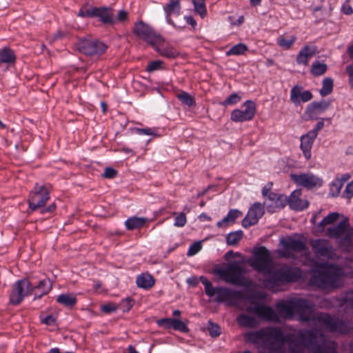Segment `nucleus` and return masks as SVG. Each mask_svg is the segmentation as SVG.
Returning a JSON list of instances; mask_svg holds the SVG:
<instances>
[{
	"label": "nucleus",
	"instance_id": "f257e3e1",
	"mask_svg": "<svg viewBox=\"0 0 353 353\" xmlns=\"http://www.w3.org/2000/svg\"><path fill=\"white\" fill-rule=\"evenodd\" d=\"M245 338L253 344L262 343L270 352L277 353H305V349L312 353H338L335 342L326 341L325 335L312 330L288 333L277 327H266L247 333Z\"/></svg>",
	"mask_w": 353,
	"mask_h": 353
},
{
	"label": "nucleus",
	"instance_id": "f03ea898",
	"mask_svg": "<svg viewBox=\"0 0 353 353\" xmlns=\"http://www.w3.org/2000/svg\"><path fill=\"white\" fill-rule=\"evenodd\" d=\"M294 313L299 315V320L310 325L320 327L333 333L349 334L353 332V326L349 321L333 317L326 313L312 314L313 305L304 299H294Z\"/></svg>",
	"mask_w": 353,
	"mask_h": 353
},
{
	"label": "nucleus",
	"instance_id": "7ed1b4c3",
	"mask_svg": "<svg viewBox=\"0 0 353 353\" xmlns=\"http://www.w3.org/2000/svg\"><path fill=\"white\" fill-rule=\"evenodd\" d=\"M265 284L266 287L273 291H276L278 288L292 282L298 281L301 278V271L299 268L286 264L264 274Z\"/></svg>",
	"mask_w": 353,
	"mask_h": 353
},
{
	"label": "nucleus",
	"instance_id": "20e7f679",
	"mask_svg": "<svg viewBox=\"0 0 353 353\" xmlns=\"http://www.w3.org/2000/svg\"><path fill=\"white\" fill-rule=\"evenodd\" d=\"M341 270L335 268L315 271L310 279V283L321 290H333L341 285Z\"/></svg>",
	"mask_w": 353,
	"mask_h": 353
},
{
	"label": "nucleus",
	"instance_id": "39448f33",
	"mask_svg": "<svg viewBox=\"0 0 353 353\" xmlns=\"http://www.w3.org/2000/svg\"><path fill=\"white\" fill-rule=\"evenodd\" d=\"M51 190L52 187L50 185H39L37 183L29 195V208L32 211L42 208L41 211L42 214L54 212L56 210V204L54 203H51L47 208H43L50 199Z\"/></svg>",
	"mask_w": 353,
	"mask_h": 353
},
{
	"label": "nucleus",
	"instance_id": "423d86ee",
	"mask_svg": "<svg viewBox=\"0 0 353 353\" xmlns=\"http://www.w3.org/2000/svg\"><path fill=\"white\" fill-rule=\"evenodd\" d=\"M254 257L249 259L247 263L256 271L263 272H270L272 268V259L270 251L265 247L256 248L253 250Z\"/></svg>",
	"mask_w": 353,
	"mask_h": 353
},
{
	"label": "nucleus",
	"instance_id": "0eeeda50",
	"mask_svg": "<svg viewBox=\"0 0 353 353\" xmlns=\"http://www.w3.org/2000/svg\"><path fill=\"white\" fill-rule=\"evenodd\" d=\"M76 46L80 52L90 57H100L106 52L108 48L104 42L90 37L79 39Z\"/></svg>",
	"mask_w": 353,
	"mask_h": 353
},
{
	"label": "nucleus",
	"instance_id": "6e6552de",
	"mask_svg": "<svg viewBox=\"0 0 353 353\" xmlns=\"http://www.w3.org/2000/svg\"><path fill=\"white\" fill-rule=\"evenodd\" d=\"M216 273L226 283L235 285H241L243 281V275L246 273L245 267L241 265L237 261L230 263L227 268H221Z\"/></svg>",
	"mask_w": 353,
	"mask_h": 353
},
{
	"label": "nucleus",
	"instance_id": "1a4fd4ad",
	"mask_svg": "<svg viewBox=\"0 0 353 353\" xmlns=\"http://www.w3.org/2000/svg\"><path fill=\"white\" fill-rule=\"evenodd\" d=\"M280 243L283 249L279 250L278 253L279 256L283 258L294 259V253L307 250L305 241L301 239L290 236L286 239H281Z\"/></svg>",
	"mask_w": 353,
	"mask_h": 353
},
{
	"label": "nucleus",
	"instance_id": "9d476101",
	"mask_svg": "<svg viewBox=\"0 0 353 353\" xmlns=\"http://www.w3.org/2000/svg\"><path fill=\"white\" fill-rule=\"evenodd\" d=\"M327 235L332 239H339L342 237L340 244L341 245H350L352 243L353 229L350 227L348 219L345 218L337 225L329 228L327 230Z\"/></svg>",
	"mask_w": 353,
	"mask_h": 353
},
{
	"label": "nucleus",
	"instance_id": "9b49d317",
	"mask_svg": "<svg viewBox=\"0 0 353 353\" xmlns=\"http://www.w3.org/2000/svg\"><path fill=\"white\" fill-rule=\"evenodd\" d=\"M133 33L150 46L156 45L161 41V35L157 33L152 26L143 21L134 23Z\"/></svg>",
	"mask_w": 353,
	"mask_h": 353
},
{
	"label": "nucleus",
	"instance_id": "f8f14e48",
	"mask_svg": "<svg viewBox=\"0 0 353 353\" xmlns=\"http://www.w3.org/2000/svg\"><path fill=\"white\" fill-rule=\"evenodd\" d=\"M30 279L23 278L17 281L12 286L9 294V302L11 305H19L23 299L30 295Z\"/></svg>",
	"mask_w": 353,
	"mask_h": 353
},
{
	"label": "nucleus",
	"instance_id": "ddd939ff",
	"mask_svg": "<svg viewBox=\"0 0 353 353\" xmlns=\"http://www.w3.org/2000/svg\"><path fill=\"white\" fill-rule=\"evenodd\" d=\"M244 110L235 109L231 112L230 119L234 122H245L252 120L256 112L254 101L248 100L243 104Z\"/></svg>",
	"mask_w": 353,
	"mask_h": 353
},
{
	"label": "nucleus",
	"instance_id": "4468645a",
	"mask_svg": "<svg viewBox=\"0 0 353 353\" xmlns=\"http://www.w3.org/2000/svg\"><path fill=\"white\" fill-rule=\"evenodd\" d=\"M247 311L250 313L256 314L260 319L267 321L278 322L279 316L276 312L270 306L264 305H255L250 304L247 307Z\"/></svg>",
	"mask_w": 353,
	"mask_h": 353
},
{
	"label": "nucleus",
	"instance_id": "2eb2a0df",
	"mask_svg": "<svg viewBox=\"0 0 353 353\" xmlns=\"http://www.w3.org/2000/svg\"><path fill=\"white\" fill-rule=\"evenodd\" d=\"M288 204V197L282 194L270 192L265 199L263 205L270 213H274L283 208Z\"/></svg>",
	"mask_w": 353,
	"mask_h": 353
},
{
	"label": "nucleus",
	"instance_id": "dca6fc26",
	"mask_svg": "<svg viewBox=\"0 0 353 353\" xmlns=\"http://www.w3.org/2000/svg\"><path fill=\"white\" fill-rule=\"evenodd\" d=\"M290 179L298 185L307 189H312L316 186H321L322 181L312 174L303 173L300 174H292Z\"/></svg>",
	"mask_w": 353,
	"mask_h": 353
},
{
	"label": "nucleus",
	"instance_id": "f3484780",
	"mask_svg": "<svg viewBox=\"0 0 353 353\" xmlns=\"http://www.w3.org/2000/svg\"><path fill=\"white\" fill-rule=\"evenodd\" d=\"M52 288V282L49 278H45L37 283L30 280V292L34 295V300L40 299L47 295Z\"/></svg>",
	"mask_w": 353,
	"mask_h": 353
},
{
	"label": "nucleus",
	"instance_id": "a211bd4d",
	"mask_svg": "<svg viewBox=\"0 0 353 353\" xmlns=\"http://www.w3.org/2000/svg\"><path fill=\"white\" fill-rule=\"evenodd\" d=\"M264 214V205L260 203H254L249 209L247 215L242 221V225L244 228H249L259 221Z\"/></svg>",
	"mask_w": 353,
	"mask_h": 353
},
{
	"label": "nucleus",
	"instance_id": "6ab92c4d",
	"mask_svg": "<svg viewBox=\"0 0 353 353\" xmlns=\"http://www.w3.org/2000/svg\"><path fill=\"white\" fill-rule=\"evenodd\" d=\"M181 0H170L168 3L163 6V10L168 23L179 30L183 29L184 26L176 24L172 19V16L180 14L181 10Z\"/></svg>",
	"mask_w": 353,
	"mask_h": 353
},
{
	"label": "nucleus",
	"instance_id": "aec40b11",
	"mask_svg": "<svg viewBox=\"0 0 353 353\" xmlns=\"http://www.w3.org/2000/svg\"><path fill=\"white\" fill-rule=\"evenodd\" d=\"M242 296V292L240 291L225 287H218L214 301L217 303L227 302L229 305H232L231 301L241 299Z\"/></svg>",
	"mask_w": 353,
	"mask_h": 353
},
{
	"label": "nucleus",
	"instance_id": "412c9836",
	"mask_svg": "<svg viewBox=\"0 0 353 353\" xmlns=\"http://www.w3.org/2000/svg\"><path fill=\"white\" fill-rule=\"evenodd\" d=\"M311 246L316 256L331 258L333 248L327 240L315 239L311 242Z\"/></svg>",
	"mask_w": 353,
	"mask_h": 353
},
{
	"label": "nucleus",
	"instance_id": "4be33fe9",
	"mask_svg": "<svg viewBox=\"0 0 353 353\" xmlns=\"http://www.w3.org/2000/svg\"><path fill=\"white\" fill-rule=\"evenodd\" d=\"M317 52L316 47L304 46L299 52L296 61L298 65H303L307 66L309 63L310 59L316 54Z\"/></svg>",
	"mask_w": 353,
	"mask_h": 353
},
{
	"label": "nucleus",
	"instance_id": "5701e85b",
	"mask_svg": "<svg viewBox=\"0 0 353 353\" xmlns=\"http://www.w3.org/2000/svg\"><path fill=\"white\" fill-rule=\"evenodd\" d=\"M316 138L315 132H308L301 137L300 148L306 159H310L311 157V148Z\"/></svg>",
	"mask_w": 353,
	"mask_h": 353
},
{
	"label": "nucleus",
	"instance_id": "b1692460",
	"mask_svg": "<svg viewBox=\"0 0 353 353\" xmlns=\"http://www.w3.org/2000/svg\"><path fill=\"white\" fill-rule=\"evenodd\" d=\"M301 194V190H294L291 193L290 197L288 198V204H289L292 209L301 211L308 207V201L307 200L301 199L300 198Z\"/></svg>",
	"mask_w": 353,
	"mask_h": 353
},
{
	"label": "nucleus",
	"instance_id": "393cba45",
	"mask_svg": "<svg viewBox=\"0 0 353 353\" xmlns=\"http://www.w3.org/2000/svg\"><path fill=\"white\" fill-rule=\"evenodd\" d=\"M312 97L310 91L305 90L301 92V88L298 86H294L290 91V101L296 105L301 102H307Z\"/></svg>",
	"mask_w": 353,
	"mask_h": 353
},
{
	"label": "nucleus",
	"instance_id": "a878e982",
	"mask_svg": "<svg viewBox=\"0 0 353 353\" xmlns=\"http://www.w3.org/2000/svg\"><path fill=\"white\" fill-rule=\"evenodd\" d=\"M294 299L286 301H279L275 305L279 313L285 319H292L294 317Z\"/></svg>",
	"mask_w": 353,
	"mask_h": 353
},
{
	"label": "nucleus",
	"instance_id": "bb28decb",
	"mask_svg": "<svg viewBox=\"0 0 353 353\" xmlns=\"http://www.w3.org/2000/svg\"><path fill=\"white\" fill-rule=\"evenodd\" d=\"M164 39L161 37V41L158 42L156 45L152 46L154 50L159 53L161 56L172 59L179 55L178 51L173 47L169 45H164Z\"/></svg>",
	"mask_w": 353,
	"mask_h": 353
},
{
	"label": "nucleus",
	"instance_id": "cd10ccee",
	"mask_svg": "<svg viewBox=\"0 0 353 353\" xmlns=\"http://www.w3.org/2000/svg\"><path fill=\"white\" fill-rule=\"evenodd\" d=\"M95 17H99L101 21L104 24H114L116 23V20L114 18L113 10L110 8H96Z\"/></svg>",
	"mask_w": 353,
	"mask_h": 353
},
{
	"label": "nucleus",
	"instance_id": "c85d7f7f",
	"mask_svg": "<svg viewBox=\"0 0 353 353\" xmlns=\"http://www.w3.org/2000/svg\"><path fill=\"white\" fill-rule=\"evenodd\" d=\"M330 101L325 100H321L319 102H312L308 105L306 110V113L310 117H312L315 114L324 112L330 107Z\"/></svg>",
	"mask_w": 353,
	"mask_h": 353
},
{
	"label": "nucleus",
	"instance_id": "c756f323",
	"mask_svg": "<svg viewBox=\"0 0 353 353\" xmlns=\"http://www.w3.org/2000/svg\"><path fill=\"white\" fill-rule=\"evenodd\" d=\"M242 215V212L238 210H230L227 216L216 223L218 228H225L231 223H234L236 219Z\"/></svg>",
	"mask_w": 353,
	"mask_h": 353
},
{
	"label": "nucleus",
	"instance_id": "7c9ffc66",
	"mask_svg": "<svg viewBox=\"0 0 353 353\" xmlns=\"http://www.w3.org/2000/svg\"><path fill=\"white\" fill-rule=\"evenodd\" d=\"M153 276L149 274H142L137 278V285L143 289H149L154 285Z\"/></svg>",
	"mask_w": 353,
	"mask_h": 353
},
{
	"label": "nucleus",
	"instance_id": "2f4dec72",
	"mask_svg": "<svg viewBox=\"0 0 353 353\" xmlns=\"http://www.w3.org/2000/svg\"><path fill=\"white\" fill-rule=\"evenodd\" d=\"M16 60L14 52L9 48H3L0 50V65L14 63Z\"/></svg>",
	"mask_w": 353,
	"mask_h": 353
},
{
	"label": "nucleus",
	"instance_id": "473e14b6",
	"mask_svg": "<svg viewBox=\"0 0 353 353\" xmlns=\"http://www.w3.org/2000/svg\"><path fill=\"white\" fill-rule=\"evenodd\" d=\"M341 307H344L345 313L353 316V292H347L345 294L341 303Z\"/></svg>",
	"mask_w": 353,
	"mask_h": 353
},
{
	"label": "nucleus",
	"instance_id": "72a5a7b5",
	"mask_svg": "<svg viewBox=\"0 0 353 353\" xmlns=\"http://www.w3.org/2000/svg\"><path fill=\"white\" fill-rule=\"evenodd\" d=\"M146 221L145 218L132 216L125 221V225L128 230L139 229L145 225Z\"/></svg>",
	"mask_w": 353,
	"mask_h": 353
},
{
	"label": "nucleus",
	"instance_id": "f704fd0d",
	"mask_svg": "<svg viewBox=\"0 0 353 353\" xmlns=\"http://www.w3.org/2000/svg\"><path fill=\"white\" fill-rule=\"evenodd\" d=\"M238 323L245 327H255L258 325L256 319L245 314H240L237 318Z\"/></svg>",
	"mask_w": 353,
	"mask_h": 353
},
{
	"label": "nucleus",
	"instance_id": "c9c22d12",
	"mask_svg": "<svg viewBox=\"0 0 353 353\" xmlns=\"http://www.w3.org/2000/svg\"><path fill=\"white\" fill-rule=\"evenodd\" d=\"M57 301L65 307H70L77 303V300L74 296L62 294L57 296Z\"/></svg>",
	"mask_w": 353,
	"mask_h": 353
},
{
	"label": "nucleus",
	"instance_id": "e433bc0d",
	"mask_svg": "<svg viewBox=\"0 0 353 353\" xmlns=\"http://www.w3.org/2000/svg\"><path fill=\"white\" fill-rule=\"evenodd\" d=\"M296 41V37L294 35L290 36L289 39H286L283 36H280L277 38L276 43L278 46L283 50H289L291 48Z\"/></svg>",
	"mask_w": 353,
	"mask_h": 353
},
{
	"label": "nucleus",
	"instance_id": "4c0bfd02",
	"mask_svg": "<svg viewBox=\"0 0 353 353\" xmlns=\"http://www.w3.org/2000/svg\"><path fill=\"white\" fill-rule=\"evenodd\" d=\"M327 70V65L316 61L312 63L311 67V73L314 77H319L325 73Z\"/></svg>",
	"mask_w": 353,
	"mask_h": 353
},
{
	"label": "nucleus",
	"instance_id": "58836bf2",
	"mask_svg": "<svg viewBox=\"0 0 353 353\" xmlns=\"http://www.w3.org/2000/svg\"><path fill=\"white\" fill-rule=\"evenodd\" d=\"M243 236L241 230L230 232L226 236V242L229 245H236L242 239Z\"/></svg>",
	"mask_w": 353,
	"mask_h": 353
},
{
	"label": "nucleus",
	"instance_id": "ea45409f",
	"mask_svg": "<svg viewBox=\"0 0 353 353\" xmlns=\"http://www.w3.org/2000/svg\"><path fill=\"white\" fill-rule=\"evenodd\" d=\"M247 50V46L241 43L232 46L228 51L226 52V55H241L244 54Z\"/></svg>",
	"mask_w": 353,
	"mask_h": 353
},
{
	"label": "nucleus",
	"instance_id": "a19ab883",
	"mask_svg": "<svg viewBox=\"0 0 353 353\" xmlns=\"http://www.w3.org/2000/svg\"><path fill=\"white\" fill-rule=\"evenodd\" d=\"M333 80L331 78H325L323 81V86L320 90V94L322 97L330 94L333 90Z\"/></svg>",
	"mask_w": 353,
	"mask_h": 353
},
{
	"label": "nucleus",
	"instance_id": "79ce46f5",
	"mask_svg": "<svg viewBox=\"0 0 353 353\" xmlns=\"http://www.w3.org/2000/svg\"><path fill=\"white\" fill-rule=\"evenodd\" d=\"M192 1L194 7L195 12L203 18L207 14L205 2L199 0H192Z\"/></svg>",
	"mask_w": 353,
	"mask_h": 353
},
{
	"label": "nucleus",
	"instance_id": "37998d69",
	"mask_svg": "<svg viewBox=\"0 0 353 353\" xmlns=\"http://www.w3.org/2000/svg\"><path fill=\"white\" fill-rule=\"evenodd\" d=\"M177 98L184 104L192 106L194 104V97L186 92H181L177 94Z\"/></svg>",
	"mask_w": 353,
	"mask_h": 353
},
{
	"label": "nucleus",
	"instance_id": "c03bdc74",
	"mask_svg": "<svg viewBox=\"0 0 353 353\" xmlns=\"http://www.w3.org/2000/svg\"><path fill=\"white\" fill-rule=\"evenodd\" d=\"M339 216L337 212H332L327 215L320 223L319 227L324 228L327 225H330L335 222Z\"/></svg>",
	"mask_w": 353,
	"mask_h": 353
},
{
	"label": "nucleus",
	"instance_id": "a18cd8bd",
	"mask_svg": "<svg viewBox=\"0 0 353 353\" xmlns=\"http://www.w3.org/2000/svg\"><path fill=\"white\" fill-rule=\"evenodd\" d=\"M174 321V319L165 318V319H159L157 321V323L159 327L169 330V329H172Z\"/></svg>",
	"mask_w": 353,
	"mask_h": 353
},
{
	"label": "nucleus",
	"instance_id": "49530a36",
	"mask_svg": "<svg viewBox=\"0 0 353 353\" xmlns=\"http://www.w3.org/2000/svg\"><path fill=\"white\" fill-rule=\"evenodd\" d=\"M241 99V96L237 93H232L222 103V105L225 106L234 105L239 103Z\"/></svg>",
	"mask_w": 353,
	"mask_h": 353
},
{
	"label": "nucleus",
	"instance_id": "de8ad7c7",
	"mask_svg": "<svg viewBox=\"0 0 353 353\" xmlns=\"http://www.w3.org/2000/svg\"><path fill=\"white\" fill-rule=\"evenodd\" d=\"M208 330L212 337H217L221 334L220 327L210 321L208 322Z\"/></svg>",
	"mask_w": 353,
	"mask_h": 353
},
{
	"label": "nucleus",
	"instance_id": "09e8293b",
	"mask_svg": "<svg viewBox=\"0 0 353 353\" xmlns=\"http://www.w3.org/2000/svg\"><path fill=\"white\" fill-rule=\"evenodd\" d=\"M172 329L181 332H188L189 331L188 326L182 321L176 319H174Z\"/></svg>",
	"mask_w": 353,
	"mask_h": 353
},
{
	"label": "nucleus",
	"instance_id": "8fccbe9b",
	"mask_svg": "<svg viewBox=\"0 0 353 353\" xmlns=\"http://www.w3.org/2000/svg\"><path fill=\"white\" fill-rule=\"evenodd\" d=\"M163 61L160 60L150 61L146 67V71L148 72H152L161 68Z\"/></svg>",
	"mask_w": 353,
	"mask_h": 353
},
{
	"label": "nucleus",
	"instance_id": "3c124183",
	"mask_svg": "<svg viewBox=\"0 0 353 353\" xmlns=\"http://www.w3.org/2000/svg\"><path fill=\"white\" fill-rule=\"evenodd\" d=\"M187 219L185 213L181 212L175 218L174 225L176 227H183L186 224Z\"/></svg>",
	"mask_w": 353,
	"mask_h": 353
},
{
	"label": "nucleus",
	"instance_id": "603ef678",
	"mask_svg": "<svg viewBox=\"0 0 353 353\" xmlns=\"http://www.w3.org/2000/svg\"><path fill=\"white\" fill-rule=\"evenodd\" d=\"M202 248V245L200 242H195L192 243L188 251V256H192L196 254L198 252H199Z\"/></svg>",
	"mask_w": 353,
	"mask_h": 353
},
{
	"label": "nucleus",
	"instance_id": "864d4df0",
	"mask_svg": "<svg viewBox=\"0 0 353 353\" xmlns=\"http://www.w3.org/2000/svg\"><path fill=\"white\" fill-rule=\"evenodd\" d=\"M117 174V171L114 168L107 167L104 170L103 176L106 179H113Z\"/></svg>",
	"mask_w": 353,
	"mask_h": 353
},
{
	"label": "nucleus",
	"instance_id": "5fc2aeb1",
	"mask_svg": "<svg viewBox=\"0 0 353 353\" xmlns=\"http://www.w3.org/2000/svg\"><path fill=\"white\" fill-rule=\"evenodd\" d=\"M41 321L47 325H52L55 323L56 319L53 315H47L45 316L41 315Z\"/></svg>",
	"mask_w": 353,
	"mask_h": 353
},
{
	"label": "nucleus",
	"instance_id": "6e6d98bb",
	"mask_svg": "<svg viewBox=\"0 0 353 353\" xmlns=\"http://www.w3.org/2000/svg\"><path fill=\"white\" fill-rule=\"evenodd\" d=\"M121 305L123 307V311H129L133 306L132 299L128 297L122 300Z\"/></svg>",
	"mask_w": 353,
	"mask_h": 353
},
{
	"label": "nucleus",
	"instance_id": "4d7b16f0",
	"mask_svg": "<svg viewBox=\"0 0 353 353\" xmlns=\"http://www.w3.org/2000/svg\"><path fill=\"white\" fill-rule=\"evenodd\" d=\"M117 310V306L114 303H108L103 305L101 307V310L107 314L115 312Z\"/></svg>",
	"mask_w": 353,
	"mask_h": 353
},
{
	"label": "nucleus",
	"instance_id": "13d9d810",
	"mask_svg": "<svg viewBox=\"0 0 353 353\" xmlns=\"http://www.w3.org/2000/svg\"><path fill=\"white\" fill-rule=\"evenodd\" d=\"M114 19L116 20V22L117 21H119V22L126 21L128 19V13L125 10H121L118 12L117 18Z\"/></svg>",
	"mask_w": 353,
	"mask_h": 353
},
{
	"label": "nucleus",
	"instance_id": "bf43d9fd",
	"mask_svg": "<svg viewBox=\"0 0 353 353\" xmlns=\"http://www.w3.org/2000/svg\"><path fill=\"white\" fill-rule=\"evenodd\" d=\"M136 130L139 134L156 135L155 130L152 128H137Z\"/></svg>",
	"mask_w": 353,
	"mask_h": 353
},
{
	"label": "nucleus",
	"instance_id": "052dcab7",
	"mask_svg": "<svg viewBox=\"0 0 353 353\" xmlns=\"http://www.w3.org/2000/svg\"><path fill=\"white\" fill-rule=\"evenodd\" d=\"M217 290L218 288L213 287L212 283L209 286L205 288V292L209 297H212L216 295Z\"/></svg>",
	"mask_w": 353,
	"mask_h": 353
},
{
	"label": "nucleus",
	"instance_id": "680f3d73",
	"mask_svg": "<svg viewBox=\"0 0 353 353\" xmlns=\"http://www.w3.org/2000/svg\"><path fill=\"white\" fill-rule=\"evenodd\" d=\"M345 192L347 198H352L353 196V181L346 185Z\"/></svg>",
	"mask_w": 353,
	"mask_h": 353
},
{
	"label": "nucleus",
	"instance_id": "e2e57ef3",
	"mask_svg": "<svg viewBox=\"0 0 353 353\" xmlns=\"http://www.w3.org/2000/svg\"><path fill=\"white\" fill-rule=\"evenodd\" d=\"M272 186V183H270L267 185H265V187L263 188L262 195L265 199H267L268 197V194H270V192H271Z\"/></svg>",
	"mask_w": 353,
	"mask_h": 353
},
{
	"label": "nucleus",
	"instance_id": "0e129e2a",
	"mask_svg": "<svg viewBox=\"0 0 353 353\" xmlns=\"http://www.w3.org/2000/svg\"><path fill=\"white\" fill-rule=\"evenodd\" d=\"M346 71L349 75V81L352 87H353V64L346 68Z\"/></svg>",
	"mask_w": 353,
	"mask_h": 353
},
{
	"label": "nucleus",
	"instance_id": "69168bd1",
	"mask_svg": "<svg viewBox=\"0 0 353 353\" xmlns=\"http://www.w3.org/2000/svg\"><path fill=\"white\" fill-rule=\"evenodd\" d=\"M85 17H94L96 14V7L84 10Z\"/></svg>",
	"mask_w": 353,
	"mask_h": 353
},
{
	"label": "nucleus",
	"instance_id": "338daca9",
	"mask_svg": "<svg viewBox=\"0 0 353 353\" xmlns=\"http://www.w3.org/2000/svg\"><path fill=\"white\" fill-rule=\"evenodd\" d=\"M241 256V254L239 252H234L232 250H230L225 254V259L229 260L232 257H239Z\"/></svg>",
	"mask_w": 353,
	"mask_h": 353
},
{
	"label": "nucleus",
	"instance_id": "774afa93",
	"mask_svg": "<svg viewBox=\"0 0 353 353\" xmlns=\"http://www.w3.org/2000/svg\"><path fill=\"white\" fill-rule=\"evenodd\" d=\"M185 19L187 23L190 24L192 28H194L196 25V22L192 16L185 17Z\"/></svg>",
	"mask_w": 353,
	"mask_h": 353
}]
</instances>
